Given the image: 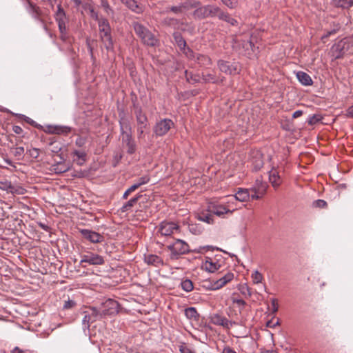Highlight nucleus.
<instances>
[{
	"label": "nucleus",
	"instance_id": "nucleus-1",
	"mask_svg": "<svg viewBox=\"0 0 353 353\" xmlns=\"http://www.w3.org/2000/svg\"><path fill=\"white\" fill-rule=\"evenodd\" d=\"M119 124L122 143L126 148L127 152L132 154L135 152L137 147L132 135L131 124L127 119H121Z\"/></svg>",
	"mask_w": 353,
	"mask_h": 353
},
{
	"label": "nucleus",
	"instance_id": "nucleus-2",
	"mask_svg": "<svg viewBox=\"0 0 353 353\" xmlns=\"http://www.w3.org/2000/svg\"><path fill=\"white\" fill-rule=\"evenodd\" d=\"M235 208L232 205V201H230L228 198L226 201H210L208 204V212L219 217H224L226 214H232L235 210Z\"/></svg>",
	"mask_w": 353,
	"mask_h": 353
},
{
	"label": "nucleus",
	"instance_id": "nucleus-3",
	"mask_svg": "<svg viewBox=\"0 0 353 353\" xmlns=\"http://www.w3.org/2000/svg\"><path fill=\"white\" fill-rule=\"evenodd\" d=\"M353 52V37H345L335 43L330 49L332 56L335 59H341L347 53Z\"/></svg>",
	"mask_w": 353,
	"mask_h": 353
},
{
	"label": "nucleus",
	"instance_id": "nucleus-4",
	"mask_svg": "<svg viewBox=\"0 0 353 353\" xmlns=\"http://www.w3.org/2000/svg\"><path fill=\"white\" fill-rule=\"evenodd\" d=\"M134 30L143 43L149 46H156L158 43V39L156 37L144 26L139 23H134Z\"/></svg>",
	"mask_w": 353,
	"mask_h": 353
},
{
	"label": "nucleus",
	"instance_id": "nucleus-5",
	"mask_svg": "<svg viewBox=\"0 0 353 353\" xmlns=\"http://www.w3.org/2000/svg\"><path fill=\"white\" fill-rule=\"evenodd\" d=\"M168 250L171 252V259H176L179 256L185 254L189 252V245L184 241L176 239L172 243L167 246Z\"/></svg>",
	"mask_w": 353,
	"mask_h": 353
},
{
	"label": "nucleus",
	"instance_id": "nucleus-6",
	"mask_svg": "<svg viewBox=\"0 0 353 353\" xmlns=\"http://www.w3.org/2000/svg\"><path fill=\"white\" fill-rule=\"evenodd\" d=\"M99 310L103 317L114 315L119 312V303L114 299H108L101 303Z\"/></svg>",
	"mask_w": 353,
	"mask_h": 353
},
{
	"label": "nucleus",
	"instance_id": "nucleus-7",
	"mask_svg": "<svg viewBox=\"0 0 353 353\" xmlns=\"http://www.w3.org/2000/svg\"><path fill=\"white\" fill-rule=\"evenodd\" d=\"M217 66L221 72L228 75H234L239 72V64L236 62L219 60Z\"/></svg>",
	"mask_w": 353,
	"mask_h": 353
},
{
	"label": "nucleus",
	"instance_id": "nucleus-8",
	"mask_svg": "<svg viewBox=\"0 0 353 353\" xmlns=\"http://www.w3.org/2000/svg\"><path fill=\"white\" fill-rule=\"evenodd\" d=\"M174 125L173 121L170 119H163L157 122L154 126V133L156 136L161 137L165 135Z\"/></svg>",
	"mask_w": 353,
	"mask_h": 353
},
{
	"label": "nucleus",
	"instance_id": "nucleus-9",
	"mask_svg": "<svg viewBox=\"0 0 353 353\" xmlns=\"http://www.w3.org/2000/svg\"><path fill=\"white\" fill-rule=\"evenodd\" d=\"M86 263L90 265H103L105 263L104 259L102 256L93 253L91 252H86L81 255V260L80 263Z\"/></svg>",
	"mask_w": 353,
	"mask_h": 353
},
{
	"label": "nucleus",
	"instance_id": "nucleus-10",
	"mask_svg": "<svg viewBox=\"0 0 353 353\" xmlns=\"http://www.w3.org/2000/svg\"><path fill=\"white\" fill-rule=\"evenodd\" d=\"M27 1L28 6L26 7V10L28 13L34 20L40 22L41 23H44L45 14L41 8L29 0H27Z\"/></svg>",
	"mask_w": 353,
	"mask_h": 353
},
{
	"label": "nucleus",
	"instance_id": "nucleus-11",
	"mask_svg": "<svg viewBox=\"0 0 353 353\" xmlns=\"http://www.w3.org/2000/svg\"><path fill=\"white\" fill-rule=\"evenodd\" d=\"M234 275L232 272H228L220 279L216 280L211 284V287H208V290H217L222 288L228 283L234 279Z\"/></svg>",
	"mask_w": 353,
	"mask_h": 353
},
{
	"label": "nucleus",
	"instance_id": "nucleus-12",
	"mask_svg": "<svg viewBox=\"0 0 353 353\" xmlns=\"http://www.w3.org/2000/svg\"><path fill=\"white\" fill-rule=\"evenodd\" d=\"M211 322L215 325L222 326L227 329L230 328L233 325L237 324L235 321H229L226 317L219 314H214L211 316Z\"/></svg>",
	"mask_w": 353,
	"mask_h": 353
},
{
	"label": "nucleus",
	"instance_id": "nucleus-13",
	"mask_svg": "<svg viewBox=\"0 0 353 353\" xmlns=\"http://www.w3.org/2000/svg\"><path fill=\"white\" fill-rule=\"evenodd\" d=\"M179 226L174 222L163 221L159 227V232L162 236H170L175 230H178Z\"/></svg>",
	"mask_w": 353,
	"mask_h": 353
},
{
	"label": "nucleus",
	"instance_id": "nucleus-14",
	"mask_svg": "<svg viewBox=\"0 0 353 353\" xmlns=\"http://www.w3.org/2000/svg\"><path fill=\"white\" fill-rule=\"evenodd\" d=\"M80 233L83 237L92 243H97L103 241V236L99 233L88 229L80 230Z\"/></svg>",
	"mask_w": 353,
	"mask_h": 353
},
{
	"label": "nucleus",
	"instance_id": "nucleus-15",
	"mask_svg": "<svg viewBox=\"0 0 353 353\" xmlns=\"http://www.w3.org/2000/svg\"><path fill=\"white\" fill-rule=\"evenodd\" d=\"M228 198L230 201H232V205L236 201L245 202L250 199V192L248 189L239 188L234 196H228Z\"/></svg>",
	"mask_w": 353,
	"mask_h": 353
},
{
	"label": "nucleus",
	"instance_id": "nucleus-16",
	"mask_svg": "<svg viewBox=\"0 0 353 353\" xmlns=\"http://www.w3.org/2000/svg\"><path fill=\"white\" fill-rule=\"evenodd\" d=\"M259 184H260V186H258L257 188L254 187L253 188L249 190L250 192V198L252 200L261 199L265 192L266 185L257 180L256 185Z\"/></svg>",
	"mask_w": 353,
	"mask_h": 353
},
{
	"label": "nucleus",
	"instance_id": "nucleus-17",
	"mask_svg": "<svg viewBox=\"0 0 353 353\" xmlns=\"http://www.w3.org/2000/svg\"><path fill=\"white\" fill-rule=\"evenodd\" d=\"M144 261L148 265H152L156 268H159L165 265L163 260L159 256L156 254L144 255Z\"/></svg>",
	"mask_w": 353,
	"mask_h": 353
},
{
	"label": "nucleus",
	"instance_id": "nucleus-18",
	"mask_svg": "<svg viewBox=\"0 0 353 353\" xmlns=\"http://www.w3.org/2000/svg\"><path fill=\"white\" fill-rule=\"evenodd\" d=\"M0 189L2 190H5L7 192L10 193H17V194H23V189L21 188H17L14 186L12 183L9 181H0Z\"/></svg>",
	"mask_w": 353,
	"mask_h": 353
},
{
	"label": "nucleus",
	"instance_id": "nucleus-19",
	"mask_svg": "<svg viewBox=\"0 0 353 353\" xmlns=\"http://www.w3.org/2000/svg\"><path fill=\"white\" fill-rule=\"evenodd\" d=\"M71 155L73 157L74 162L79 165H83L86 161L87 153L84 150H74L71 152Z\"/></svg>",
	"mask_w": 353,
	"mask_h": 353
},
{
	"label": "nucleus",
	"instance_id": "nucleus-20",
	"mask_svg": "<svg viewBox=\"0 0 353 353\" xmlns=\"http://www.w3.org/2000/svg\"><path fill=\"white\" fill-rule=\"evenodd\" d=\"M161 23L163 26L172 28L176 30H182L181 26L183 25L179 19L174 17H165L163 19Z\"/></svg>",
	"mask_w": 353,
	"mask_h": 353
},
{
	"label": "nucleus",
	"instance_id": "nucleus-21",
	"mask_svg": "<svg viewBox=\"0 0 353 353\" xmlns=\"http://www.w3.org/2000/svg\"><path fill=\"white\" fill-rule=\"evenodd\" d=\"M98 26L99 37L111 34V28L108 19L101 17V19L99 20Z\"/></svg>",
	"mask_w": 353,
	"mask_h": 353
},
{
	"label": "nucleus",
	"instance_id": "nucleus-22",
	"mask_svg": "<svg viewBox=\"0 0 353 353\" xmlns=\"http://www.w3.org/2000/svg\"><path fill=\"white\" fill-rule=\"evenodd\" d=\"M137 126L148 128V118L145 113L143 112L141 108H137L134 112Z\"/></svg>",
	"mask_w": 353,
	"mask_h": 353
},
{
	"label": "nucleus",
	"instance_id": "nucleus-23",
	"mask_svg": "<svg viewBox=\"0 0 353 353\" xmlns=\"http://www.w3.org/2000/svg\"><path fill=\"white\" fill-rule=\"evenodd\" d=\"M296 76L299 81L304 86H310L313 84V81L310 76L303 71L297 72Z\"/></svg>",
	"mask_w": 353,
	"mask_h": 353
},
{
	"label": "nucleus",
	"instance_id": "nucleus-24",
	"mask_svg": "<svg viewBox=\"0 0 353 353\" xmlns=\"http://www.w3.org/2000/svg\"><path fill=\"white\" fill-rule=\"evenodd\" d=\"M269 180L274 188H278L281 183V179L279 172L276 169H272L269 172Z\"/></svg>",
	"mask_w": 353,
	"mask_h": 353
},
{
	"label": "nucleus",
	"instance_id": "nucleus-25",
	"mask_svg": "<svg viewBox=\"0 0 353 353\" xmlns=\"http://www.w3.org/2000/svg\"><path fill=\"white\" fill-rule=\"evenodd\" d=\"M193 17L196 19H203L208 18V7L207 6H201V4L196 8L193 12Z\"/></svg>",
	"mask_w": 353,
	"mask_h": 353
},
{
	"label": "nucleus",
	"instance_id": "nucleus-26",
	"mask_svg": "<svg viewBox=\"0 0 353 353\" xmlns=\"http://www.w3.org/2000/svg\"><path fill=\"white\" fill-rule=\"evenodd\" d=\"M121 1L130 10L136 13L139 14L143 12L142 7L139 6L135 0H121Z\"/></svg>",
	"mask_w": 353,
	"mask_h": 353
},
{
	"label": "nucleus",
	"instance_id": "nucleus-27",
	"mask_svg": "<svg viewBox=\"0 0 353 353\" xmlns=\"http://www.w3.org/2000/svg\"><path fill=\"white\" fill-rule=\"evenodd\" d=\"M223 77L216 76L214 73H203L202 79L205 83H217L223 81Z\"/></svg>",
	"mask_w": 353,
	"mask_h": 353
},
{
	"label": "nucleus",
	"instance_id": "nucleus-28",
	"mask_svg": "<svg viewBox=\"0 0 353 353\" xmlns=\"http://www.w3.org/2000/svg\"><path fill=\"white\" fill-rule=\"evenodd\" d=\"M99 37L107 51H113L114 43L111 34L100 36Z\"/></svg>",
	"mask_w": 353,
	"mask_h": 353
},
{
	"label": "nucleus",
	"instance_id": "nucleus-29",
	"mask_svg": "<svg viewBox=\"0 0 353 353\" xmlns=\"http://www.w3.org/2000/svg\"><path fill=\"white\" fill-rule=\"evenodd\" d=\"M86 311L90 316V320L92 323L103 318V316L99 308L97 309L96 307H90Z\"/></svg>",
	"mask_w": 353,
	"mask_h": 353
},
{
	"label": "nucleus",
	"instance_id": "nucleus-30",
	"mask_svg": "<svg viewBox=\"0 0 353 353\" xmlns=\"http://www.w3.org/2000/svg\"><path fill=\"white\" fill-rule=\"evenodd\" d=\"M141 196L142 195L139 194L136 196L130 199L128 201L123 204V205L121 208L120 211L121 212H125L130 210V209L134 205V204Z\"/></svg>",
	"mask_w": 353,
	"mask_h": 353
},
{
	"label": "nucleus",
	"instance_id": "nucleus-31",
	"mask_svg": "<svg viewBox=\"0 0 353 353\" xmlns=\"http://www.w3.org/2000/svg\"><path fill=\"white\" fill-rule=\"evenodd\" d=\"M205 270L209 272H214L219 270L221 265L218 262H214L211 259L206 260L203 264Z\"/></svg>",
	"mask_w": 353,
	"mask_h": 353
},
{
	"label": "nucleus",
	"instance_id": "nucleus-32",
	"mask_svg": "<svg viewBox=\"0 0 353 353\" xmlns=\"http://www.w3.org/2000/svg\"><path fill=\"white\" fill-rule=\"evenodd\" d=\"M183 11H188L191 9H194L197 8L201 5V2L196 0H185V1L181 3Z\"/></svg>",
	"mask_w": 353,
	"mask_h": 353
},
{
	"label": "nucleus",
	"instance_id": "nucleus-33",
	"mask_svg": "<svg viewBox=\"0 0 353 353\" xmlns=\"http://www.w3.org/2000/svg\"><path fill=\"white\" fill-rule=\"evenodd\" d=\"M54 19L57 23L68 21L66 13L61 4L57 6V10L54 13Z\"/></svg>",
	"mask_w": 353,
	"mask_h": 353
},
{
	"label": "nucleus",
	"instance_id": "nucleus-34",
	"mask_svg": "<svg viewBox=\"0 0 353 353\" xmlns=\"http://www.w3.org/2000/svg\"><path fill=\"white\" fill-rule=\"evenodd\" d=\"M332 5L342 9H349L353 6V0H332Z\"/></svg>",
	"mask_w": 353,
	"mask_h": 353
},
{
	"label": "nucleus",
	"instance_id": "nucleus-35",
	"mask_svg": "<svg viewBox=\"0 0 353 353\" xmlns=\"http://www.w3.org/2000/svg\"><path fill=\"white\" fill-rule=\"evenodd\" d=\"M208 7V17H217L219 19L220 14H222L223 11L216 6L214 5H207Z\"/></svg>",
	"mask_w": 353,
	"mask_h": 353
},
{
	"label": "nucleus",
	"instance_id": "nucleus-36",
	"mask_svg": "<svg viewBox=\"0 0 353 353\" xmlns=\"http://www.w3.org/2000/svg\"><path fill=\"white\" fill-rule=\"evenodd\" d=\"M185 315L188 319L192 321H198L199 317L196 308L193 307L186 308L185 310Z\"/></svg>",
	"mask_w": 353,
	"mask_h": 353
},
{
	"label": "nucleus",
	"instance_id": "nucleus-37",
	"mask_svg": "<svg viewBox=\"0 0 353 353\" xmlns=\"http://www.w3.org/2000/svg\"><path fill=\"white\" fill-rule=\"evenodd\" d=\"M173 38L175 43L179 48L180 50L181 49H185V47L187 46L186 41L181 34V33L178 32H175L173 33Z\"/></svg>",
	"mask_w": 353,
	"mask_h": 353
},
{
	"label": "nucleus",
	"instance_id": "nucleus-38",
	"mask_svg": "<svg viewBox=\"0 0 353 353\" xmlns=\"http://www.w3.org/2000/svg\"><path fill=\"white\" fill-rule=\"evenodd\" d=\"M185 77L188 82L194 84L200 81L201 77L199 74H193L188 70L185 71Z\"/></svg>",
	"mask_w": 353,
	"mask_h": 353
},
{
	"label": "nucleus",
	"instance_id": "nucleus-39",
	"mask_svg": "<svg viewBox=\"0 0 353 353\" xmlns=\"http://www.w3.org/2000/svg\"><path fill=\"white\" fill-rule=\"evenodd\" d=\"M72 128L65 125H55V130L54 134H64L67 135L71 132Z\"/></svg>",
	"mask_w": 353,
	"mask_h": 353
},
{
	"label": "nucleus",
	"instance_id": "nucleus-40",
	"mask_svg": "<svg viewBox=\"0 0 353 353\" xmlns=\"http://www.w3.org/2000/svg\"><path fill=\"white\" fill-rule=\"evenodd\" d=\"M181 287L184 291L187 292H190L194 289L192 281L188 279H185L181 281Z\"/></svg>",
	"mask_w": 353,
	"mask_h": 353
},
{
	"label": "nucleus",
	"instance_id": "nucleus-41",
	"mask_svg": "<svg viewBox=\"0 0 353 353\" xmlns=\"http://www.w3.org/2000/svg\"><path fill=\"white\" fill-rule=\"evenodd\" d=\"M221 14L219 16L220 20L225 21L232 26H237V24H238L237 21L235 19L230 17V14H228V13L223 12L222 14Z\"/></svg>",
	"mask_w": 353,
	"mask_h": 353
},
{
	"label": "nucleus",
	"instance_id": "nucleus-42",
	"mask_svg": "<svg viewBox=\"0 0 353 353\" xmlns=\"http://www.w3.org/2000/svg\"><path fill=\"white\" fill-rule=\"evenodd\" d=\"M212 213H202L199 216V219L201 221L205 222L208 224H212L214 223Z\"/></svg>",
	"mask_w": 353,
	"mask_h": 353
},
{
	"label": "nucleus",
	"instance_id": "nucleus-43",
	"mask_svg": "<svg viewBox=\"0 0 353 353\" xmlns=\"http://www.w3.org/2000/svg\"><path fill=\"white\" fill-rule=\"evenodd\" d=\"M231 301L233 304H236L237 305L240 312H241L246 305V303L244 300L235 297L234 295L231 297Z\"/></svg>",
	"mask_w": 353,
	"mask_h": 353
},
{
	"label": "nucleus",
	"instance_id": "nucleus-44",
	"mask_svg": "<svg viewBox=\"0 0 353 353\" xmlns=\"http://www.w3.org/2000/svg\"><path fill=\"white\" fill-rule=\"evenodd\" d=\"M252 165L256 171L260 170L263 167V161L260 154H257L254 159L252 160Z\"/></svg>",
	"mask_w": 353,
	"mask_h": 353
},
{
	"label": "nucleus",
	"instance_id": "nucleus-45",
	"mask_svg": "<svg viewBox=\"0 0 353 353\" xmlns=\"http://www.w3.org/2000/svg\"><path fill=\"white\" fill-rule=\"evenodd\" d=\"M196 58L199 63L203 65H209L211 63L210 58L207 56L203 55V54H199L196 55Z\"/></svg>",
	"mask_w": 353,
	"mask_h": 353
},
{
	"label": "nucleus",
	"instance_id": "nucleus-46",
	"mask_svg": "<svg viewBox=\"0 0 353 353\" xmlns=\"http://www.w3.org/2000/svg\"><path fill=\"white\" fill-rule=\"evenodd\" d=\"M12 150L14 157H17L18 159H22L25 151L23 147L20 146L12 148Z\"/></svg>",
	"mask_w": 353,
	"mask_h": 353
},
{
	"label": "nucleus",
	"instance_id": "nucleus-47",
	"mask_svg": "<svg viewBox=\"0 0 353 353\" xmlns=\"http://www.w3.org/2000/svg\"><path fill=\"white\" fill-rule=\"evenodd\" d=\"M251 278L254 283H261L263 280V275L258 271L255 270L252 272L251 275Z\"/></svg>",
	"mask_w": 353,
	"mask_h": 353
},
{
	"label": "nucleus",
	"instance_id": "nucleus-48",
	"mask_svg": "<svg viewBox=\"0 0 353 353\" xmlns=\"http://www.w3.org/2000/svg\"><path fill=\"white\" fill-rule=\"evenodd\" d=\"M239 290L245 297H250L252 294L251 289L246 284L241 285Z\"/></svg>",
	"mask_w": 353,
	"mask_h": 353
},
{
	"label": "nucleus",
	"instance_id": "nucleus-49",
	"mask_svg": "<svg viewBox=\"0 0 353 353\" xmlns=\"http://www.w3.org/2000/svg\"><path fill=\"white\" fill-rule=\"evenodd\" d=\"M26 154L32 159H37L40 154V150L39 148H32L27 150Z\"/></svg>",
	"mask_w": 353,
	"mask_h": 353
},
{
	"label": "nucleus",
	"instance_id": "nucleus-50",
	"mask_svg": "<svg viewBox=\"0 0 353 353\" xmlns=\"http://www.w3.org/2000/svg\"><path fill=\"white\" fill-rule=\"evenodd\" d=\"M165 12H173L174 14H181L183 12L181 3L178 6H173L170 8H168Z\"/></svg>",
	"mask_w": 353,
	"mask_h": 353
},
{
	"label": "nucleus",
	"instance_id": "nucleus-51",
	"mask_svg": "<svg viewBox=\"0 0 353 353\" xmlns=\"http://www.w3.org/2000/svg\"><path fill=\"white\" fill-rule=\"evenodd\" d=\"M60 33V39L64 43H71L70 37L68 32V30H63L62 32H59Z\"/></svg>",
	"mask_w": 353,
	"mask_h": 353
},
{
	"label": "nucleus",
	"instance_id": "nucleus-52",
	"mask_svg": "<svg viewBox=\"0 0 353 353\" xmlns=\"http://www.w3.org/2000/svg\"><path fill=\"white\" fill-rule=\"evenodd\" d=\"M181 51L183 52V53L186 56V57L190 59H193L196 57H195L193 50L190 48L187 47V46L185 47V49H181Z\"/></svg>",
	"mask_w": 353,
	"mask_h": 353
},
{
	"label": "nucleus",
	"instance_id": "nucleus-53",
	"mask_svg": "<svg viewBox=\"0 0 353 353\" xmlns=\"http://www.w3.org/2000/svg\"><path fill=\"white\" fill-rule=\"evenodd\" d=\"M321 117L319 114L310 115L308 118L307 123L312 125L319 123L321 120Z\"/></svg>",
	"mask_w": 353,
	"mask_h": 353
},
{
	"label": "nucleus",
	"instance_id": "nucleus-54",
	"mask_svg": "<svg viewBox=\"0 0 353 353\" xmlns=\"http://www.w3.org/2000/svg\"><path fill=\"white\" fill-rule=\"evenodd\" d=\"M150 176L149 175H144L137 179L136 183L139 185V187H141L143 185H145L148 183L150 181Z\"/></svg>",
	"mask_w": 353,
	"mask_h": 353
},
{
	"label": "nucleus",
	"instance_id": "nucleus-55",
	"mask_svg": "<svg viewBox=\"0 0 353 353\" xmlns=\"http://www.w3.org/2000/svg\"><path fill=\"white\" fill-rule=\"evenodd\" d=\"M75 305L76 303L74 301L68 299L67 301H65L63 307V309L68 310L73 308Z\"/></svg>",
	"mask_w": 353,
	"mask_h": 353
},
{
	"label": "nucleus",
	"instance_id": "nucleus-56",
	"mask_svg": "<svg viewBox=\"0 0 353 353\" xmlns=\"http://www.w3.org/2000/svg\"><path fill=\"white\" fill-rule=\"evenodd\" d=\"M23 117L24 121L26 123L32 125V126H34V127L37 128L38 129L42 128V126L41 125L37 124L34 121H33L30 117H28L24 116V115H23Z\"/></svg>",
	"mask_w": 353,
	"mask_h": 353
},
{
	"label": "nucleus",
	"instance_id": "nucleus-57",
	"mask_svg": "<svg viewBox=\"0 0 353 353\" xmlns=\"http://www.w3.org/2000/svg\"><path fill=\"white\" fill-rule=\"evenodd\" d=\"M82 323L88 328L90 327V323H92L87 311L84 312V317L83 318Z\"/></svg>",
	"mask_w": 353,
	"mask_h": 353
},
{
	"label": "nucleus",
	"instance_id": "nucleus-58",
	"mask_svg": "<svg viewBox=\"0 0 353 353\" xmlns=\"http://www.w3.org/2000/svg\"><path fill=\"white\" fill-rule=\"evenodd\" d=\"M89 11L90 12V16L92 19L97 21L99 23V20L101 19L100 17H99V14L97 12L94 11V9L92 6H89Z\"/></svg>",
	"mask_w": 353,
	"mask_h": 353
},
{
	"label": "nucleus",
	"instance_id": "nucleus-59",
	"mask_svg": "<svg viewBox=\"0 0 353 353\" xmlns=\"http://www.w3.org/2000/svg\"><path fill=\"white\" fill-rule=\"evenodd\" d=\"M45 132L48 134H54L55 130V125H46L44 128L42 127L41 128Z\"/></svg>",
	"mask_w": 353,
	"mask_h": 353
},
{
	"label": "nucleus",
	"instance_id": "nucleus-60",
	"mask_svg": "<svg viewBox=\"0 0 353 353\" xmlns=\"http://www.w3.org/2000/svg\"><path fill=\"white\" fill-rule=\"evenodd\" d=\"M146 128V127L137 126V137L139 140L144 137V130Z\"/></svg>",
	"mask_w": 353,
	"mask_h": 353
},
{
	"label": "nucleus",
	"instance_id": "nucleus-61",
	"mask_svg": "<svg viewBox=\"0 0 353 353\" xmlns=\"http://www.w3.org/2000/svg\"><path fill=\"white\" fill-rule=\"evenodd\" d=\"M86 142V139L83 137H79L75 141V144L77 146L81 148L83 147Z\"/></svg>",
	"mask_w": 353,
	"mask_h": 353
},
{
	"label": "nucleus",
	"instance_id": "nucleus-62",
	"mask_svg": "<svg viewBox=\"0 0 353 353\" xmlns=\"http://www.w3.org/2000/svg\"><path fill=\"white\" fill-rule=\"evenodd\" d=\"M101 6L103 8L104 10L108 14L110 11L112 12V10L110 8L108 2L106 0H102L101 1Z\"/></svg>",
	"mask_w": 353,
	"mask_h": 353
},
{
	"label": "nucleus",
	"instance_id": "nucleus-63",
	"mask_svg": "<svg viewBox=\"0 0 353 353\" xmlns=\"http://www.w3.org/2000/svg\"><path fill=\"white\" fill-rule=\"evenodd\" d=\"M11 353H32L29 350H22L19 347H15L11 352Z\"/></svg>",
	"mask_w": 353,
	"mask_h": 353
},
{
	"label": "nucleus",
	"instance_id": "nucleus-64",
	"mask_svg": "<svg viewBox=\"0 0 353 353\" xmlns=\"http://www.w3.org/2000/svg\"><path fill=\"white\" fill-rule=\"evenodd\" d=\"M181 353H195L186 345H181L179 349Z\"/></svg>",
	"mask_w": 353,
	"mask_h": 353
}]
</instances>
